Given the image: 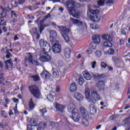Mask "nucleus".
<instances>
[{"mask_svg": "<svg viewBox=\"0 0 130 130\" xmlns=\"http://www.w3.org/2000/svg\"><path fill=\"white\" fill-rule=\"evenodd\" d=\"M40 46L41 48H43L44 54L45 55L41 56L39 58V60L41 62H48L51 60V56L49 54H46L47 53L45 52V50L50 51V45L46 41H45L44 39H41L39 41Z\"/></svg>", "mask_w": 130, "mask_h": 130, "instance_id": "nucleus-1", "label": "nucleus"}, {"mask_svg": "<svg viewBox=\"0 0 130 130\" xmlns=\"http://www.w3.org/2000/svg\"><path fill=\"white\" fill-rule=\"evenodd\" d=\"M68 110L69 112H72V118L76 122H78L80 120V114L79 113L75 111L76 110V105L73 103H71L68 106Z\"/></svg>", "mask_w": 130, "mask_h": 130, "instance_id": "nucleus-2", "label": "nucleus"}, {"mask_svg": "<svg viewBox=\"0 0 130 130\" xmlns=\"http://www.w3.org/2000/svg\"><path fill=\"white\" fill-rule=\"evenodd\" d=\"M66 4L68 8V12L70 15H72L74 18H78L80 14L76 12L75 9V1H66Z\"/></svg>", "mask_w": 130, "mask_h": 130, "instance_id": "nucleus-3", "label": "nucleus"}, {"mask_svg": "<svg viewBox=\"0 0 130 130\" xmlns=\"http://www.w3.org/2000/svg\"><path fill=\"white\" fill-rule=\"evenodd\" d=\"M58 28L59 29V31L63 37L64 40L66 42H70V37H69V33H70V28H67V26L58 25Z\"/></svg>", "mask_w": 130, "mask_h": 130, "instance_id": "nucleus-4", "label": "nucleus"}, {"mask_svg": "<svg viewBox=\"0 0 130 130\" xmlns=\"http://www.w3.org/2000/svg\"><path fill=\"white\" fill-rule=\"evenodd\" d=\"M88 11L90 14L89 16L90 20L92 22H99L100 20L99 14H98L100 12L99 9L92 10L89 8L88 9Z\"/></svg>", "mask_w": 130, "mask_h": 130, "instance_id": "nucleus-5", "label": "nucleus"}, {"mask_svg": "<svg viewBox=\"0 0 130 130\" xmlns=\"http://www.w3.org/2000/svg\"><path fill=\"white\" fill-rule=\"evenodd\" d=\"M103 39L104 40H107L108 41L104 42L103 43V46L105 47H112V43L113 40L112 37L109 34L104 35L102 36ZM109 41V42H108Z\"/></svg>", "mask_w": 130, "mask_h": 130, "instance_id": "nucleus-6", "label": "nucleus"}, {"mask_svg": "<svg viewBox=\"0 0 130 130\" xmlns=\"http://www.w3.org/2000/svg\"><path fill=\"white\" fill-rule=\"evenodd\" d=\"M28 90L35 98H39L40 97V91L37 86L35 85H31L28 86Z\"/></svg>", "mask_w": 130, "mask_h": 130, "instance_id": "nucleus-7", "label": "nucleus"}, {"mask_svg": "<svg viewBox=\"0 0 130 130\" xmlns=\"http://www.w3.org/2000/svg\"><path fill=\"white\" fill-rule=\"evenodd\" d=\"M69 24L70 26H73V25H75V26L80 27V26H83V25L84 24V22L80 21L78 19L71 17L69 20Z\"/></svg>", "mask_w": 130, "mask_h": 130, "instance_id": "nucleus-8", "label": "nucleus"}, {"mask_svg": "<svg viewBox=\"0 0 130 130\" xmlns=\"http://www.w3.org/2000/svg\"><path fill=\"white\" fill-rule=\"evenodd\" d=\"M92 40L94 43H91L90 44V47L92 49H95L96 48V44H99L100 43L101 39H100L99 36L94 35L92 36Z\"/></svg>", "mask_w": 130, "mask_h": 130, "instance_id": "nucleus-9", "label": "nucleus"}, {"mask_svg": "<svg viewBox=\"0 0 130 130\" xmlns=\"http://www.w3.org/2000/svg\"><path fill=\"white\" fill-rule=\"evenodd\" d=\"M51 17V15H50V13H48L46 16H45L43 20H41L40 21V29L39 32L40 33H42V31L44 30L46 26L44 25V20H46L47 19H48V18H50Z\"/></svg>", "mask_w": 130, "mask_h": 130, "instance_id": "nucleus-10", "label": "nucleus"}, {"mask_svg": "<svg viewBox=\"0 0 130 130\" xmlns=\"http://www.w3.org/2000/svg\"><path fill=\"white\" fill-rule=\"evenodd\" d=\"M52 50L54 53H60L61 47L59 44H55L52 46Z\"/></svg>", "mask_w": 130, "mask_h": 130, "instance_id": "nucleus-11", "label": "nucleus"}, {"mask_svg": "<svg viewBox=\"0 0 130 130\" xmlns=\"http://www.w3.org/2000/svg\"><path fill=\"white\" fill-rule=\"evenodd\" d=\"M57 36V34L56 33V31L55 30H51L50 31V40L51 42H54L55 39H56Z\"/></svg>", "mask_w": 130, "mask_h": 130, "instance_id": "nucleus-12", "label": "nucleus"}, {"mask_svg": "<svg viewBox=\"0 0 130 130\" xmlns=\"http://www.w3.org/2000/svg\"><path fill=\"white\" fill-rule=\"evenodd\" d=\"M96 86L98 87L99 90H104V87H105V82L103 80H100L96 83Z\"/></svg>", "mask_w": 130, "mask_h": 130, "instance_id": "nucleus-13", "label": "nucleus"}, {"mask_svg": "<svg viewBox=\"0 0 130 130\" xmlns=\"http://www.w3.org/2000/svg\"><path fill=\"white\" fill-rule=\"evenodd\" d=\"M91 117L89 116V117H87L86 116L82 117L81 119V123L85 125V126H88L89 125V121L88 119H91Z\"/></svg>", "mask_w": 130, "mask_h": 130, "instance_id": "nucleus-14", "label": "nucleus"}, {"mask_svg": "<svg viewBox=\"0 0 130 130\" xmlns=\"http://www.w3.org/2000/svg\"><path fill=\"white\" fill-rule=\"evenodd\" d=\"M91 97L94 99V100H95V101H99V100L101 99L100 95L96 91H93L91 92Z\"/></svg>", "mask_w": 130, "mask_h": 130, "instance_id": "nucleus-15", "label": "nucleus"}, {"mask_svg": "<svg viewBox=\"0 0 130 130\" xmlns=\"http://www.w3.org/2000/svg\"><path fill=\"white\" fill-rule=\"evenodd\" d=\"M64 55L66 58H70L71 57V53L72 51L70 48H66L64 49Z\"/></svg>", "mask_w": 130, "mask_h": 130, "instance_id": "nucleus-16", "label": "nucleus"}, {"mask_svg": "<svg viewBox=\"0 0 130 130\" xmlns=\"http://www.w3.org/2000/svg\"><path fill=\"white\" fill-rule=\"evenodd\" d=\"M83 76L85 80L87 81H90L92 79V76L90 74L89 72L87 71H84L82 72Z\"/></svg>", "mask_w": 130, "mask_h": 130, "instance_id": "nucleus-17", "label": "nucleus"}, {"mask_svg": "<svg viewBox=\"0 0 130 130\" xmlns=\"http://www.w3.org/2000/svg\"><path fill=\"white\" fill-rule=\"evenodd\" d=\"M74 98L78 101H82L84 100V96L79 92H75L74 93Z\"/></svg>", "mask_w": 130, "mask_h": 130, "instance_id": "nucleus-18", "label": "nucleus"}, {"mask_svg": "<svg viewBox=\"0 0 130 130\" xmlns=\"http://www.w3.org/2000/svg\"><path fill=\"white\" fill-rule=\"evenodd\" d=\"M80 112L82 114V117L86 116V118L90 117V114L87 112V110L84 107H82L80 108Z\"/></svg>", "mask_w": 130, "mask_h": 130, "instance_id": "nucleus-19", "label": "nucleus"}, {"mask_svg": "<svg viewBox=\"0 0 130 130\" xmlns=\"http://www.w3.org/2000/svg\"><path fill=\"white\" fill-rule=\"evenodd\" d=\"M112 61L115 62V64H117L118 63H123V60L122 59H120L116 56H113L112 58Z\"/></svg>", "mask_w": 130, "mask_h": 130, "instance_id": "nucleus-20", "label": "nucleus"}, {"mask_svg": "<svg viewBox=\"0 0 130 130\" xmlns=\"http://www.w3.org/2000/svg\"><path fill=\"white\" fill-rule=\"evenodd\" d=\"M40 76L42 78H45V79H49L50 77V74L47 71V70H43L41 73Z\"/></svg>", "mask_w": 130, "mask_h": 130, "instance_id": "nucleus-21", "label": "nucleus"}, {"mask_svg": "<svg viewBox=\"0 0 130 130\" xmlns=\"http://www.w3.org/2000/svg\"><path fill=\"white\" fill-rule=\"evenodd\" d=\"M55 108L56 109L57 111H60L61 112H62V111L64 110V106L57 103H55Z\"/></svg>", "mask_w": 130, "mask_h": 130, "instance_id": "nucleus-22", "label": "nucleus"}, {"mask_svg": "<svg viewBox=\"0 0 130 130\" xmlns=\"http://www.w3.org/2000/svg\"><path fill=\"white\" fill-rule=\"evenodd\" d=\"M35 104L33 102V99L31 98L28 102V107L30 110H33L35 108Z\"/></svg>", "mask_w": 130, "mask_h": 130, "instance_id": "nucleus-23", "label": "nucleus"}, {"mask_svg": "<svg viewBox=\"0 0 130 130\" xmlns=\"http://www.w3.org/2000/svg\"><path fill=\"white\" fill-rule=\"evenodd\" d=\"M5 69L6 70H9V63L11 67H13L14 66V64L13 63V62L12 61V59H10L8 60H7L5 61Z\"/></svg>", "mask_w": 130, "mask_h": 130, "instance_id": "nucleus-24", "label": "nucleus"}, {"mask_svg": "<svg viewBox=\"0 0 130 130\" xmlns=\"http://www.w3.org/2000/svg\"><path fill=\"white\" fill-rule=\"evenodd\" d=\"M26 54H28L27 57H25V59H27L30 62L33 64V55L31 53H26Z\"/></svg>", "mask_w": 130, "mask_h": 130, "instance_id": "nucleus-25", "label": "nucleus"}, {"mask_svg": "<svg viewBox=\"0 0 130 130\" xmlns=\"http://www.w3.org/2000/svg\"><path fill=\"white\" fill-rule=\"evenodd\" d=\"M7 14H8V10L6 9H3L2 13H0L1 19L4 20V18L7 17Z\"/></svg>", "mask_w": 130, "mask_h": 130, "instance_id": "nucleus-26", "label": "nucleus"}, {"mask_svg": "<svg viewBox=\"0 0 130 130\" xmlns=\"http://www.w3.org/2000/svg\"><path fill=\"white\" fill-rule=\"evenodd\" d=\"M90 112L92 115H95L97 113V109L95 108V107L93 105H91L90 106Z\"/></svg>", "mask_w": 130, "mask_h": 130, "instance_id": "nucleus-27", "label": "nucleus"}, {"mask_svg": "<svg viewBox=\"0 0 130 130\" xmlns=\"http://www.w3.org/2000/svg\"><path fill=\"white\" fill-rule=\"evenodd\" d=\"M70 90L71 92H76L77 91V85L75 82H73L70 85Z\"/></svg>", "mask_w": 130, "mask_h": 130, "instance_id": "nucleus-28", "label": "nucleus"}, {"mask_svg": "<svg viewBox=\"0 0 130 130\" xmlns=\"http://www.w3.org/2000/svg\"><path fill=\"white\" fill-rule=\"evenodd\" d=\"M124 125L126 126L128 130L130 129V118H126L125 119Z\"/></svg>", "mask_w": 130, "mask_h": 130, "instance_id": "nucleus-29", "label": "nucleus"}, {"mask_svg": "<svg viewBox=\"0 0 130 130\" xmlns=\"http://www.w3.org/2000/svg\"><path fill=\"white\" fill-rule=\"evenodd\" d=\"M53 75L55 78H58L59 77V72H58L57 69H53Z\"/></svg>", "mask_w": 130, "mask_h": 130, "instance_id": "nucleus-30", "label": "nucleus"}, {"mask_svg": "<svg viewBox=\"0 0 130 130\" xmlns=\"http://www.w3.org/2000/svg\"><path fill=\"white\" fill-rule=\"evenodd\" d=\"M30 78H32L34 82H38V81H40V77L37 75L30 76Z\"/></svg>", "mask_w": 130, "mask_h": 130, "instance_id": "nucleus-31", "label": "nucleus"}, {"mask_svg": "<svg viewBox=\"0 0 130 130\" xmlns=\"http://www.w3.org/2000/svg\"><path fill=\"white\" fill-rule=\"evenodd\" d=\"M106 0H98L97 1L98 5L100 7H103L105 5Z\"/></svg>", "mask_w": 130, "mask_h": 130, "instance_id": "nucleus-32", "label": "nucleus"}, {"mask_svg": "<svg viewBox=\"0 0 130 130\" xmlns=\"http://www.w3.org/2000/svg\"><path fill=\"white\" fill-rule=\"evenodd\" d=\"M94 78L96 79H104L105 78V74H97L96 75H94Z\"/></svg>", "mask_w": 130, "mask_h": 130, "instance_id": "nucleus-33", "label": "nucleus"}, {"mask_svg": "<svg viewBox=\"0 0 130 130\" xmlns=\"http://www.w3.org/2000/svg\"><path fill=\"white\" fill-rule=\"evenodd\" d=\"M105 4L107 6H112L114 4V0H105Z\"/></svg>", "mask_w": 130, "mask_h": 130, "instance_id": "nucleus-34", "label": "nucleus"}, {"mask_svg": "<svg viewBox=\"0 0 130 130\" xmlns=\"http://www.w3.org/2000/svg\"><path fill=\"white\" fill-rule=\"evenodd\" d=\"M40 112L42 116H44V114L47 112V110H46V108H43V109L40 110Z\"/></svg>", "mask_w": 130, "mask_h": 130, "instance_id": "nucleus-35", "label": "nucleus"}, {"mask_svg": "<svg viewBox=\"0 0 130 130\" xmlns=\"http://www.w3.org/2000/svg\"><path fill=\"white\" fill-rule=\"evenodd\" d=\"M39 126L40 127V128H45V127H46V123L44 122H41L39 124Z\"/></svg>", "mask_w": 130, "mask_h": 130, "instance_id": "nucleus-36", "label": "nucleus"}, {"mask_svg": "<svg viewBox=\"0 0 130 130\" xmlns=\"http://www.w3.org/2000/svg\"><path fill=\"white\" fill-rule=\"evenodd\" d=\"M85 94L87 99L90 98V97L91 96V92H90V90L89 89L85 90Z\"/></svg>", "mask_w": 130, "mask_h": 130, "instance_id": "nucleus-37", "label": "nucleus"}, {"mask_svg": "<svg viewBox=\"0 0 130 130\" xmlns=\"http://www.w3.org/2000/svg\"><path fill=\"white\" fill-rule=\"evenodd\" d=\"M47 98L49 101H51V102H52V101L54 100L53 95L51 94V93L48 94Z\"/></svg>", "mask_w": 130, "mask_h": 130, "instance_id": "nucleus-38", "label": "nucleus"}, {"mask_svg": "<svg viewBox=\"0 0 130 130\" xmlns=\"http://www.w3.org/2000/svg\"><path fill=\"white\" fill-rule=\"evenodd\" d=\"M6 126H9V124L6 123L4 125V123H0V130H4Z\"/></svg>", "mask_w": 130, "mask_h": 130, "instance_id": "nucleus-39", "label": "nucleus"}, {"mask_svg": "<svg viewBox=\"0 0 130 130\" xmlns=\"http://www.w3.org/2000/svg\"><path fill=\"white\" fill-rule=\"evenodd\" d=\"M6 53H7L6 55V58H10V57H12V56H13V55L12 54V53L10 52V50L7 49L6 50Z\"/></svg>", "mask_w": 130, "mask_h": 130, "instance_id": "nucleus-40", "label": "nucleus"}, {"mask_svg": "<svg viewBox=\"0 0 130 130\" xmlns=\"http://www.w3.org/2000/svg\"><path fill=\"white\" fill-rule=\"evenodd\" d=\"M18 2H15V5H23L26 2V0H17Z\"/></svg>", "mask_w": 130, "mask_h": 130, "instance_id": "nucleus-41", "label": "nucleus"}, {"mask_svg": "<svg viewBox=\"0 0 130 130\" xmlns=\"http://www.w3.org/2000/svg\"><path fill=\"white\" fill-rule=\"evenodd\" d=\"M108 65H107V64L104 61H102L101 62V68H102V69H104V70L106 69V67H108Z\"/></svg>", "mask_w": 130, "mask_h": 130, "instance_id": "nucleus-42", "label": "nucleus"}, {"mask_svg": "<svg viewBox=\"0 0 130 130\" xmlns=\"http://www.w3.org/2000/svg\"><path fill=\"white\" fill-rule=\"evenodd\" d=\"M0 26H7V22L5 19H1Z\"/></svg>", "mask_w": 130, "mask_h": 130, "instance_id": "nucleus-43", "label": "nucleus"}, {"mask_svg": "<svg viewBox=\"0 0 130 130\" xmlns=\"http://www.w3.org/2000/svg\"><path fill=\"white\" fill-rule=\"evenodd\" d=\"M124 57H126L125 59V61H130V52H128L127 55H125Z\"/></svg>", "mask_w": 130, "mask_h": 130, "instance_id": "nucleus-44", "label": "nucleus"}, {"mask_svg": "<svg viewBox=\"0 0 130 130\" xmlns=\"http://www.w3.org/2000/svg\"><path fill=\"white\" fill-rule=\"evenodd\" d=\"M78 84L82 86L84 84V78L80 77L78 79Z\"/></svg>", "mask_w": 130, "mask_h": 130, "instance_id": "nucleus-45", "label": "nucleus"}, {"mask_svg": "<svg viewBox=\"0 0 130 130\" xmlns=\"http://www.w3.org/2000/svg\"><path fill=\"white\" fill-rule=\"evenodd\" d=\"M0 85L5 86V78L3 76L0 77Z\"/></svg>", "mask_w": 130, "mask_h": 130, "instance_id": "nucleus-46", "label": "nucleus"}, {"mask_svg": "<svg viewBox=\"0 0 130 130\" xmlns=\"http://www.w3.org/2000/svg\"><path fill=\"white\" fill-rule=\"evenodd\" d=\"M115 52V51L114 50V49H109L108 51V53H109V54H114V53Z\"/></svg>", "mask_w": 130, "mask_h": 130, "instance_id": "nucleus-47", "label": "nucleus"}, {"mask_svg": "<svg viewBox=\"0 0 130 130\" xmlns=\"http://www.w3.org/2000/svg\"><path fill=\"white\" fill-rule=\"evenodd\" d=\"M96 64H97V62H96V61H93L91 62V66L92 69H95V68H96Z\"/></svg>", "mask_w": 130, "mask_h": 130, "instance_id": "nucleus-48", "label": "nucleus"}, {"mask_svg": "<svg viewBox=\"0 0 130 130\" xmlns=\"http://www.w3.org/2000/svg\"><path fill=\"white\" fill-rule=\"evenodd\" d=\"M95 54L96 56L100 57L101 55H102V52H101L100 50L96 51L95 52Z\"/></svg>", "mask_w": 130, "mask_h": 130, "instance_id": "nucleus-49", "label": "nucleus"}, {"mask_svg": "<svg viewBox=\"0 0 130 130\" xmlns=\"http://www.w3.org/2000/svg\"><path fill=\"white\" fill-rule=\"evenodd\" d=\"M32 32L34 33V34H37L39 33V30H38L37 28L35 27L32 29Z\"/></svg>", "mask_w": 130, "mask_h": 130, "instance_id": "nucleus-50", "label": "nucleus"}, {"mask_svg": "<svg viewBox=\"0 0 130 130\" xmlns=\"http://www.w3.org/2000/svg\"><path fill=\"white\" fill-rule=\"evenodd\" d=\"M90 27L91 29H98V27L95 24H90Z\"/></svg>", "mask_w": 130, "mask_h": 130, "instance_id": "nucleus-51", "label": "nucleus"}, {"mask_svg": "<svg viewBox=\"0 0 130 130\" xmlns=\"http://www.w3.org/2000/svg\"><path fill=\"white\" fill-rule=\"evenodd\" d=\"M86 52L87 54H92V53H93V50L90 48H88L86 50Z\"/></svg>", "mask_w": 130, "mask_h": 130, "instance_id": "nucleus-52", "label": "nucleus"}, {"mask_svg": "<svg viewBox=\"0 0 130 130\" xmlns=\"http://www.w3.org/2000/svg\"><path fill=\"white\" fill-rule=\"evenodd\" d=\"M11 17H15V18H17V14L15 13V11H11Z\"/></svg>", "mask_w": 130, "mask_h": 130, "instance_id": "nucleus-53", "label": "nucleus"}, {"mask_svg": "<svg viewBox=\"0 0 130 130\" xmlns=\"http://www.w3.org/2000/svg\"><path fill=\"white\" fill-rule=\"evenodd\" d=\"M4 100H5L6 104H9L10 102H11L10 99L8 98H5Z\"/></svg>", "mask_w": 130, "mask_h": 130, "instance_id": "nucleus-54", "label": "nucleus"}, {"mask_svg": "<svg viewBox=\"0 0 130 130\" xmlns=\"http://www.w3.org/2000/svg\"><path fill=\"white\" fill-rule=\"evenodd\" d=\"M110 120H115L116 119V116L115 115H111L110 116Z\"/></svg>", "mask_w": 130, "mask_h": 130, "instance_id": "nucleus-55", "label": "nucleus"}, {"mask_svg": "<svg viewBox=\"0 0 130 130\" xmlns=\"http://www.w3.org/2000/svg\"><path fill=\"white\" fill-rule=\"evenodd\" d=\"M121 34H122L123 35L126 36V31H125V29H121Z\"/></svg>", "mask_w": 130, "mask_h": 130, "instance_id": "nucleus-56", "label": "nucleus"}, {"mask_svg": "<svg viewBox=\"0 0 130 130\" xmlns=\"http://www.w3.org/2000/svg\"><path fill=\"white\" fill-rule=\"evenodd\" d=\"M115 89L119 90V84L118 83H116L115 85Z\"/></svg>", "mask_w": 130, "mask_h": 130, "instance_id": "nucleus-57", "label": "nucleus"}, {"mask_svg": "<svg viewBox=\"0 0 130 130\" xmlns=\"http://www.w3.org/2000/svg\"><path fill=\"white\" fill-rule=\"evenodd\" d=\"M11 82L10 81H5L4 82L5 86H9Z\"/></svg>", "mask_w": 130, "mask_h": 130, "instance_id": "nucleus-58", "label": "nucleus"}, {"mask_svg": "<svg viewBox=\"0 0 130 130\" xmlns=\"http://www.w3.org/2000/svg\"><path fill=\"white\" fill-rule=\"evenodd\" d=\"M119 44L120 45H123L124 44V41L123 39H120L119 40Z\"/></svg>", "mask_w": 130, "mask_h": 130, "instance_id": "nucleus-59", "label": "nucleus"}, {"mask_svg": "<svg viewBox=\"0 0 130 130\" xmlns=\"http://www.w3.org/2000/svg\"><path fill=\"white\" fill-rule=\"evenodd\" d=\"M13 110L14 111V113L15 114H17V113H18V109H17V106L13 108Z\"/></svg>", "mask_w": 130, "mask_h": 130, "instance_id": "nucleus-60", "label": "nucleus"}, {"mask_svg": "<svg viewBox=\"0 0 130 130\" xmlns=\"http://www.w3.org/2000/svg\"><path fill=\"white\" fill-rule=\"evenodd\" d=\"M33 63L35 66H38L39 64V62L37 60H34Z\"/></svg>", "mask_w": 130, "mask_h": 130, "instance_id": "nucleus-61", "label": "nucleus"}, {"mask_svg": "<svg viewBox=\"0 0 130 130\" xmlns=\"http://www.w3.org/2000/svg\"><path fill=\"white\" fill-rule=\"evenodd\" d=\"M13 100L14 103H18V102H19V99H18L13 98Z\"/></svg>", "mask_w": 130, "mask_h": 130, "instance_id": "nucleus-62", "label": "nucleus"}, {"mask_svg": "<svg viewBox=\"0 0 130 130\" xmlns=\"http://www.w3.org/2000/svg\"><path fill=\"white\" fill-rule=\"evenodd\" d=\"M1 113L2 116H4L5 115V114L6 113V111H5V110H1Z\"/></svg>", "mask_w": 130, "mask_h": 130, "instance_id": "nucleus-63", "label": "nucleus"}, {"mask_svg": "<svg viewBox=\"0 0 130 130\" xmlns=\"http://www.w3.org/2000/svg\"><path fill=\"white\" fill-rule=\"evenodd\" d=\"M27 130H33V129H32V126L28 125L27 126Z\"/></svg>", "mask_w": 130, "mask_h": 130, "instance_id": "nucleus-64", "label": "nucleus"}]
</instances>
